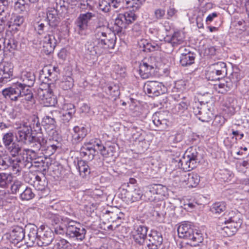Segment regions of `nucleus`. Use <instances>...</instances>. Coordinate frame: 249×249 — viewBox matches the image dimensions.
Returning <instances> with one entry per match:
<instances>
[{
    "instance_id": "28",
    "label": "nucleus",
    "mask_w": 249,
    "mask_h": 249,
    "mask_svg": "<svg viewBox=\"0 0 249 249\" xmlns=\"http://www.w3.org/2000/svg\"><path fill=\"white\" fill-rule=\"evenodd\" d=\"M20 80L22 82H18V86L31 87L34 84L35 76L32 72L24 71L21 73Z\"/></svg>"
},
{
    "instance_id": "29",
    "label": "nucleus",
    "mask_w": 249,
    "mask_h": 249,
    "mask_svg": "<svg viewBox=\"0 0 249 249\" xmlns=\"http://www.w3.org/2000/svg\"><path fill=\"white\" fill-rule=\"evenodd\" d=\"M110 32L111 31L106 26L104 25H98L94 30L95 39L89 40L88 41H92L94 42V44H96L98 42V40H101Z\"/></svg>"
},
{
    "instance_id": "61",
    "label": "nucleus",
    "mask_w": 249,
    "mask_h": 249,
    "mask_svg": "<svg viewBox=\"0 0 249 249\" xmlns=\"http://www.w3.org/2000/svg\"><path fill=\"white\" fill-rule=\"evenodd\" d=\"M106 92L107 94L110 95L114 99H116V98L119 96V91L117 89V87L116 86L111 87L109 86L107 87Z\"/></svg>"
},
{
    "instance_id": "51",
    "label": "nucleus",
    "mask_w": 249,
    "mask_h": 249,
    "mask_svg": "<svg viewBox=\"0 0 249 249\" xmlns=\"http://www.w3.org/2000/svg\"><path fill=\"white\" fill-rule=\"evenodd\" d=\"M54 249H71V245L66 240L61 239L54 245Z\"/></svg>"
},
{
    "instance_id": "11",
    "label": "nucleus",
    "mask_w": 249,
    "mask_h": 249,
    "mask_svg": "<svg viewBox=\"0 0 249 249\" xmlns=\"http://www.w3.org/2000/svg\"><path fill=\"white\" fill-rule=\"evenodd\" d=\"M152 122L159 130L167 128L168 121V112L166 111L155 112L152 116Z\"/></svg>"
},
{
    "instance_id": "20",
    "label": "nucleus",
    "mask_w": 249,
    "mask_h": 249,
    "mask_svg": "<svg viewBox=\"0 0 249 249\" xmlns=\"http://www.w3.org/2000/svg\"><path fill=\"white\" fill-rule=\"evenodd\" d=\"M95 17V14L91 12L81 14L78 17L76 24L79 31H84L88 29L89 22L92 18Z\"/></svg>"
},
{
    "instance_id": "21",
    "label": "nucleus",
    "mask_w": 249,
    "mask_h": 249,
    "mask_svg": "<svg viewBox=\"0 0 249 249\" xmlns=\"http://www.w3.org/2000/svg\"><path fill=\"white\" fill-rule=\"evenodd\" d=\"M53 239V233L51 230L42 231L38 236L36 244L40 247L46 246L51 243Z\"/></svg>"
},
{
    "instance_id": "6",
    "label": "nucleus",
    "mask_w": 249,
    "mask_h": 249,
    "mask_svg": "<svg viewBox=\"0 0 249 249\" xmlns=\"http://www.w3.org/2000/svg\"><path fill=\"white\" fill-rule=\"evenodd\" d=\"M2 143L10 155L15 157L21 150V147L14 141V135L13 132H9L3 134L2 138Z\"/></svg>"
},
{
    "instance_id": "26",
    "label": "nucleus",
    "mask_w": 249,
    "mask_h": 249,
    "mask_svg": "<svg viewBox=\"0 0 249 249\" xmlns=\"http://www.w3.org/2000/svg\"><path fill=\"white\" fill-rule=\"evenodd\" d=\"M117 149V144L109 142L106 143L102 149H99V151L103 157L109 158L115 156Z\"/></svg>"
},
{
    "instance_id": "33",
    "label": "nucleus",
    "mask_w": 249,
    "mask_h": 249,
    "mask_svg": "<svg viewBox=\"0 0 249 249\" xmlns=\"http://www.w3.org/2000/svg\"><path fill=\"white\" fill-rule=\"evenodd\" d=\"M10 236L12 240L17 242L21 241L25 237L24 229L19 226H15L10 233Z\"/></svg>"
},
{
    "instance_id": "50",
    "label": "nucleus",
    "mask_w": 249,
    "mask_h": 249,
    "mask_svg": "<svg viewBox=\"0 0 249 249\" xmlns=\"http://www.w3.org/2000/svg\"><path fill=\"white\" fill-rule=\"evenodd\" d=\"M127 8H132V10H138L142 5L141 0H125Z\"/></svg>"
},
{
    "instance_id": "7",
    "label": "nucleus",
    "mask_w": 249,
    "mask_h": 249,
    "mask_svg": "<svg viewBox=\"0 0 249 249\" xmlns=\"http://www.w3.org/2000/svg\"><path fill=\"white\" fill-rule=\"evenodd\" d=\"M167 195V188L160 184H154L149 188L145 196L150 201L163 200Z\"/></svg>"
},
{
    "instance_id": "62",
    "label": "nucleus",
    "mask_w": 249,
    "mask_h": 249,
    "mask_svg": "<svg viewBox=\"0 0 249 249\" xmlns=\"http://www.w3.org/2000/svg\"><path fill=\"white\" fill-rule=\"evenodd\" d=\"M225 118L221 115H216L213 122V125L216 127H221L225 123Z\"/></svg>"
},
{
    "instance_id": "42",
    "label": "nucleus",
    "mask_w": 249,
    "mask_h": 249,
    "mask_svg": "<svg viewBox=\"0 0 249 249\" xmlns=\"http://www.w3.org/2000/svg\"><path fill=\"white\" fill-rule=\"evenodd\" d=\"M226 204L224 202H218L214 203L211 208L212 212L215 214L220 215L225 213Z\"/></svg>"
},
{
    "instance_id": "60",
    "label": "nucleus",
    "mask_w": 249,
    "mask_h": 249,
    "mask_svg": "<svg viewBox=\"0 0 249 249\" xmlns=\"http://www.w3.org/2000/svg\"><path fill=\"white\" fill-rule=\"evenodd\" d=\"M206 77L208 80L211 81L219 80L220 79V77L217 75L211 66L206 73Z\"/></svg>"
},
{
    "instance_id": "48",
    "label": "nucleus",
    "mask_w": 249,
    "mask_h": 249,
    "mask_svg": "<svg viewBox=\"0 0 249 249\" xmlns=\"http://www.w3.org/2000/svg\"><path fill=\"white\" fill-rule=\"evenodd\" d=\"M24 188L25 185L21 181L16 180L11 186V191L12 194H16L23 190Z\"/></svg>"
},
{
    "instance_id": "19",
    "label": "nucleus",
    "mask_w": 249,
    "mask_h": 249,
    "mask_svg": "<svg viewBox=\"0 0 249 249\" xmlns=\"http://www.w3.org/2000/svg\"><path fill=\"white\" fill-rule=\"evenodd\" d=\"M21 89L17 85V83L13 86L2 90V94L6 99H10L13 101H17L21 97Z\"/></svg>"
},
{
    "instance_id": "3",
    "label": "nucleus",
    "mask_w": 249,
    "mask_h": 249,
    "mask_svg": "<svg viewBox=\"0 0 249 249\" xmlns=\"http://www.w3.org/2000/svg\"><path fill=\"white\" fill-rule=\"evenodd\" d=\"M178 235L179 238L188 240V244L193 246L198 245L203 240L202 234L196 232L194 233L191 225L188 223H183L178 228Z\"/></svg>"
},
{
    "instance_id": "8",
    "label": "nucleus",
    "mask_w": 249,
    "mask_h": 249,
    "mask_svg": "<svg viewBox=\"0 0 249 249\" xmlns=\"http://www.w3.org/2000/svg\"><path fill=\"white\" fill-rule=\"evenodd\" d=\"M66 227V234L70 237H75L81 241L84 239L86 231L80 223L75 221L69 220Z\"/></svg>"
},
{
    "instance_id": "57",
    "label": "nucleus",
    "mask_w": 249,
    "mask_h": 249,
    "mask_svg": "<svg viewBox=\"0 0 249 249\" xmlns=\"http://www.w3.org/2000/svg\"><path fill=\"white\" fill-rule=\"evenodd\" d=\"M75 113V107L72 104H67L64 107L62 113L73 117Z\"/></svg>"
},
{
    "instance_id": "36",
    "label": "nucleus",
    "mask_w": 249,
    "mask_h": 249,
    "mask_svg": "<svg viewBox=\"0 0 249 249\" xmlns=\"http://www.w3.org/2000/svg\"><path fill=\"white\" fill-rule=\"evenodd\" d=\"M232 86L231 81L222 80L218 84H215L213 86L214 89L218 93L224 94L230 90Z\"/></svg>"
},
{
    "instance_id": "63",
    "label": "nucleus",
    "mask_w": 249,
    "mask_h": 249,
    "mask_svg": "<svg viewBox=\"0 0 249 249\" xmlns=\"http://www.w3.org/2000/svg\"><path fill=\"white\" fill-rule=\"evenodd\" d=\"M177 176L179 177V182L182 185L187 186L188 173L179 171V174Z\"/></svg>"
},
{
    "instance_id": "16",
    "label": "nucleus",
    "mask_w": 249,
    "mask_h": 249,
    "mask_svg": "<svg viewBox=\"0 0 249 249\" xmlns=\"http://www.w3.org/2000/svg\"><path fill=\"white\" fill-rule=\"evenodd\" d=\"M47 19L49 25L53 28L57 27L60 22V17L55 7H48L46 11Z\"/></svg>"
},
{
    "instance_id": "49",
    "label": "nucleus",
    "mask_w": 249,
    "mask_h": 249,
    "mask_svg": "<svg viewBox=\"0 0 249 249\" xmlns=\"http://www.w3.org/2000/svg\"><path fill=\"white\" fill-rule=\"evenodd\" d=\"M38 142L43 148L45 147V145L49 142L47 139L41 133H37L35 136H33V143Z\"/></svg>"
},
{
    "instance_id": "39",
    "label": "nucleus",
    "mask_w": 249,
    "mask_h": 249,
    "mask_svg": "<svg viewBox=\"0 0 249 249\" xmlns=\"http://www.w3.org/2000/svg\"><path fill=\"white\" fill-rule=\"evenodd\" d=\"M18 42L13 38H4V46L3 50L4 52H12L17 49Z\"/></svg>"
},
{
    "instance_id": "59",
    "label": "nucleus",
    "mask_w": 249,
    "mask_h": 249,
    "mask_svg": "<svg viewBox=\"0 0 249 249\" xmlns=\"http://www.w3.org/2000/svg\"><path fill=\"white\" fill-rule=\"evenodd\" d=\"M95 5L96 3L93 0H87L85 2L80 3V8L92 10L94 9Z\"/></svg>"
},
{
    "instance_id": "37",
    "label": "nucleus",
    "mask_w": 249,
    "mask_h": 249,
    "mask_svg": "<svg viewBox=\"0 0 249 249\" xmlns=\"http://www.w3.org/2000/svg\"><path fill=\"white\" fill-rule=\"evenodd\" d=\"M77 168L78 169L80 175L82 178H86L90 173V168L86 161L80 160L77 162Z\"/></svg>"
},
{
    "instance_id": "41",
    "label": "nucleus",
    "mask_w": 249,
    "mask_h": 249,
    "mask_svg": "<svg viewBox=\"0 0 249 249\" xmlns=\"http://www.w3.org/2000/svg\"><path fill=\"white\" fill-rule=\"evenodd\" d=\"M123 191L127 193V194L124 193L125 196L124 197L127 198V201L129 200L131 202L139 200L142 197V194L139 190L135 189L130 193L127 192V191L124 189H123Z\"/></svg>"
},
{
    "instance_id": "23",
    "label": "nucleus",
    "mask_w": 249,
    "mask_h": 249,
    "mask_svg": "<svg viewBox=\"0 0 249 249\" xmlns=\"http://www.w3.org/2000/svg\"><path fill=\"white\" fill-rule=\"evenodd\" d=\"M196 106L193 107V111L196 115L198 116V119L203 122H209L212 116V112L208 109H207L204 107H199Z\"/></svg>"
},
{
    "instance_id": "4",
    "label": "nucleus",
    "mask_w": 249,
    "mask_h": 249,
    "mask_svg": "<svg viewBox=\"0 0 249 249\" xmlns=\"http://www.w3.org/2000/svg\"><path fill=\"white\" fill-rule=\"evenodd\" d=\"M198 153L196 149L189 148L180 160L181 168L189 171L196 167L199 162Z\"/></svg>"
},
{
    "instance_id": "31",
    "label": "nucleus",
    "mask_w": 249,
    "mask_h": 249,
    "mask_svg": "<svg viewBox=\"0 0 249 249\" xmlns=\"http://www.w3.org/2000/svg\"><path fill=\"white\" fill-rule=\"evenodd\" d=\"M114 2V1L112 0H99V8L105 12H107L112 9L115 11H119L122 8L114 6L113 4H115Z\"/></svg>"
},
{
    "instance_id": "17",
    "label": "nucleus",
    "mask_w": 249,
    "mask_h": 249,
    "mask_svg": "<svg viewBox=\"0 0 249 249\" xmlns=\"http://www.w3.org/2000/svg\"><path fill=\"white\" fill-rule=\"evenodd\" d=\"M12 64L5 63L0 68V83H6L12 79L13 75Z\"/></svg>"
},
{
    "instance_id": "38",
    "label": "nucleus",
    "mask_w": 249,
    "mask_h": 249,
    "mask_svg": "<svg viewBox=\"0 0 249 249\" xmlns=\"http://www.w3.org/2000/svg\"><path fill=\"white\" fill-rule=\"evenodd\" d=\"M189 105L188 100L183 97L180 102L175 105L172 110L175 113H182L188 108Z\"/></svg>"
},
{
    "instance_id": "35",
    "label": "nucleus",
    "mask_w": 249,
    "mask_h": 249,
    "mask_svg": "<svg viewBox=\"0 0 249 249\" xmlns=\"http://www.w3.org/2000/svg\"><path fill=\"white\" fill-rule=\"evenodd\" d=\"M195 54L190 51L187 53H182L180 57V63L182 66L190 65L194 63Z\"/></svg>"
},
{
    "instance_id": "1",
    "label": "nucleus",
    "mask_w": 249,
    "mask_h": 249,
    "mask_svg": "<svg viewBox=\"0 0 249 249\" xmlns=\"http://www.w3.org/2000/svg\"><path fill=\"white\" fill-rule=\"evenodd\" d=\"M115 40V35L111 32L101 40H98L96 44L92 41H87L85 44L86 50L87 53L91 55H100L105 50L114 48Z\"/></svg>"
},
{
    "instance_id": "27",
    "label": "nucleus",
    "mask_w": 249,
    "mask_h": 249,
    "mask_svg": "<svg viewBox=\"0 0 249 249\" xmlns=\"http://www.w3.org/2000/svg\"><path fill=\"white\" fill-rule=\"evenodd\" d=\"M6 161L8 164V167L11 168L15 174L19 173L23 168L26 167L24 166L25 162L24 157L22 159L19 157L15 160L9 159Z\"/></svg>"
},
{
    "instance_id": "44",
    "label": "nucleus",
    "mask_w": 249,
    "mask_h": 249,
    "mask_svg": "<svg viewBox=\"0 0 249 249\" xmlns=\"http://www.w3.org/2000/svg\"><path fill=\"white\" fill-rule=\"evenodd\" d=\"M12 180L13 177L11 174L0 173V187L7 188Z\"/></svg>"
},
{
    "instance_id": "18",
    "label": "nucleus",
    "mask_w": 249,
    "mask_h": 249,
    "mask_svg": "<svg viewBox=\"0 0 249 249\" xmlns=\"http://www.w3.org/2000/svg\"><path fill=\"white\" fill-rule=\"evenodd\" d=\"M51 33L47 34L41 40L43 50L47 54L53 52L56 45V40Z\"/></svg>"
},
{
    "instance_id": "10",
    "label": "nucleus",
    "mask_w": 249,
    "mask_h": 249,
    "mask_svg": "<svg viewBox=\"0 0 249 249\" xmlns=\"http://www.w3.org/2000/svg\"><path fill=\"white\" fill-rule=\"evenodd\" d=\"M155 60V57H150L148 59H145L139 67V73L143 79H147L150 77L152 74L155 64L152 61Z\"/></svg>"
},
{
    "instance_id": "47",
    "label": "nucleus",
    "mask_w": 249,
    "mask_h": 249,
    "mask_svg": "<svg viewBox=\"0 0 249 249\" xmlns=\"http://www.w3.org/2000/svg\"><path fill=\"white\" fill-rule=\"evenodd\" d=\"M23 190L20 195V197L22 200H29L34 197L35 195L31 188L25 187Z\"/></svg>"
},
{
    "instance_id": "40",
    "label": "nucleus",
    "mask_w": 249,
    "mask_h": 249,
    "mask_svg": "<svg viewBox=\"0 0 249 249\" xmlns=\"http://www.w3.org/2000/svg\"><path fill=\"white\" fill-rule=\"evenodd\" d=\"M42 125L46 130H53L56 127V121L53 118L45 116L42 119Z\"/></svg>"
},
{
    "instance_id": "15",
    "label": "nucleus",
    "mask_w": 249,
    "mask_h": 249,
    "mask_svg": "<svg viewBox=\"0 0 249 249\" xmlns=\"http://www.w3.org/2000/svg\"><path fill=\"white\" fill-rule=\"evenodd\" d=\"M162 241L163 238L161 233L157 231H152L146 241L147 247L148 249H158L161 245Z\"/></svg>"
},
{
    "instance_id": "58",
    "label": "nucleus",
    "mask_w": 249,
    "mask_h": 249,
    "mask_svg": "<svg viewBox=\"0 0 249 249\" xmlns=\"http://www.w3.org/2000/svg\"><path fill=\"white\" fill-rule=\"evenodd\" d=\"M34 26L35 29L37 31L38 34L42 35L44 33V24L41 22V20H38V18L35 20Z\"/></svg>"
},
{
    "instance_id": "24",
    "label": "nucleus",
    "mask_w": 249,
    "mask_h": 249,
    "mask_svg": "<svg viewBox=\"0 0 249 249\" xmlns=\"http://www.w3.org/2000/svg\"><path fill=\"white\" fill-rule=\"evenodd\" d=\"M35 151L28 148L23 150L22 154L27 155L26 160H25L24 166L27 167V168H30L33 166L34 164L39 163V160H37V155Z\"/></svg>"
},
{
    "instance_id": "34",
    "label": "nucleus",
    "mask_w": 249,
    "mask_h": 249,
    "mask_svg": "<svg viewBox=\"0 0 249 249\" xmlns=\"http://www.w3.org/2000/svg\"><path fill=\"white\" fill-rule=\"evenodd\" d=\"M42 72L45 75V78L50 80H55L57 73H59V69L57 67L45 66L42 70Z\"/></svg>"
},
{
    "instance_id": "13",
    "label": "nucleus",
    "mask_w": 249,
    "mask_h": 249,
    "mask_svg": "<svg viewBox=\"0 0 249 249\" xmlns=\"http://www.w3.org/2000/svg\"><path fill=\"white\" fill-rule=\"evenodd\" d=\"M162 88L164 87L161 83L155 81H148L145 83L143 89L145 92L150 94L149 96H157L163 93Z\"/></svg>"
},
{
    "instance_id": "45",
    "label": "nucleus",
    "mask_w": 249,
    "mask_h": 249,
    "mask_svg": "<svg viewBox=\"0 0 249 249\" xmlns=\"http://www.w3.org/2000/svg\"><path fill=\"white\" fill-rule=\"evenodd\" d=\"M199 182L200 177L197 173H188L187 187L189 188L196 187Z\"/></svg>"
},
{
    "instance_id": "9",
    "label": "nucleus",
    "mask_w": 249,
    "mask_h": 249,
    "mask_svg": "<svg viewBox=\"0 0 249 249\" xmlns=\"http://www.w3.org/2000/svg\"><path fill=\"white\" fill-rule=\"evenodd\" d=\"M16 137L18 142L25 144H32L33 143V136H32V130L31 126L23 124L22 126L19 127Z\"/></svg>"
},
{
    "instance_id": "55",
    "label": "nucleus",
    "mask_w": 249,
    "mask_h": 249,
    "mask_svg": "<svg viewBox=\"0 0 249 249\" xmlns=\"http://www.w3.org/2000/svg\"><path fill=\"white\" fill-rule=\"evenodd\" d=\"M57 146L54 144H51L49 142L45 145V147L42 148V151H45L47 156L53 154L56 151Z\"/></svg>"
},
{
    "instance_id": "14",
    "label": "nucleus",
    "mask_w": 249,
    "mask_h": 249,
    "mask_svg": "<svg viewBox=\"0 0 249 249\" xmlns=\"http://www.w3.org/2000/svg\"><path fill=\"white\" fill-rule=\"evenodd\" d=\"M116 219H120V218L117 214L113 212L105 214L101 219L102 222L100 224L101 228L104 230H115L119 225L118 224H114Z\"/></svg>"
},
{
    "instance_id": "5",
    "label": "nucleus",
    "mask_w": 249,
    "mask_h": 249,
    "mask_svg": "<svg viewBox=\"0 0 249 249\" xmlns=\"http://www.w3.org/2000/svg\"><path fill=\"white\" fill-rule=\"evenodd\" d=\"M185 36L180 32H176L171 36L164 38V42L161 44L163 49L167 53L172 52L173 47L182 44L184 42Z\"/></svg>"
},
{
    "instance_id": "46",
    "label": "nucleus",
    "mask_w": 249,
    "mask_h": 249,
    "mask_svg": "<svg viewBox=\"0 0 249 249\" xmlns=\"http://www.w3.org/2000/svg\"><path fill=\"white\" fill-rule=\"evenodd\" d=\"M115 25L116 26V31L117 33L121 32L124 29H125L127 27L122 14L118 15L115 20Z\"/></svg>"
},
{
    "instance_id": "25",
    "label": "nucleus",
    "mask_w": 249,
    "mask_h": 249,
    "mask_svg": "<svg viewBox=\"0 0 249 249\" xmlns=\"http://www.w3.org/2000/svg\"><path fill=\"white\" fill-rule=\"evenodd\" d=\"M26 230L28 232L27 236L26 238L27 240L26 243L29 246H33V245L37 242L38 234L37 232V228L34 224H29L26 227Z\"/></svg>"
},
{
    "instance_id": "30",
    "label": "nucleus",
    "mask_w": 249,
    "mask_h": 249,
    "mask_svg": "<svg viewBox=\"0 0 249 249\" xmlns=\"http://www.w3.org/2000/svg\"><path fill=\"white\" fill-rule=\"evenodd\" d=\"M87 133V129L84 126H76L73 128L72 140L76 143L79 142L85 137Z\"/></svg>"
},
{
    "instance_id": "2",
    "label": "nucleus",
    "mask_w": 249,
    "mask_h": 249,
    "mask_svg": "<svg viewBox=\"0 0 249 249\" xmlns=\"http://www.w3.org/2000/svg\"><path fill=\"white\" fill-rule=\"evenodd\" d=\"M221 223L224 224L221 228L224 236H231L234 235L240 227L241 222L240 219L231 211L220 219Z\"/></svg>"
},
{
    "instance_id": "64",
    "label": "nucleus",
    "mask_w": 249,
    "mask_h": 249,
    "mask_svg": "<svg viewBox=\"0 0 249 249\" xmlns=\"http://www.w3.org/2000/svg\"><path fill=\"white\" fill-rule=\"evenodd\" d=\"M211 67L215 69V70H221L222 72L223 73H227V67L226 65L223 62H218L216 63L213 64Z\"/></svg>"
},
{
    "instance_id": "32",
    "label": "nucleus",
    "mask_w": 249,
    "mask_h": 249,
    "mask_svg": "<svg viewBox=\"0 0 249 249\" xmlns=\"http://www.w3.org/2000/svg\"><path fill=\"white\" fill-rule=\"evenodd\" d=\"M90 144L85 143L80 150L81 156L83 158L87 157L88 160H92L95 153V149L90 146Z\"/></svg>"
},
{
    "instance_id": "53",
    "label": "nucleus",
    "mask_w": 249,
    "mask_h": 249,
    "mask_svg": "<svg viewBox=\"0 0 249 249\" xmlns=\"http://www.w3.org/2000/svg\"><path fill=\"white\" fill-rule=\"evenodd\" d=\"M122 15L127 25L134 22L137 18L136 14L131 11L126 12Z\"/></svg>"
},
{
    "instance_id": "54",
    "label": "nucleus",
    "mask_w": 249,
    "mask_h": 249,
    "mask_svg": "<svg viewBox=\"0 0 249 249\" xmlns=\"http://www.w3.org/2000/svg\"><path fill=\"white\" fill-rule=\"evenodd\" d=\"M28 121L29 122V124L27 123H24L23 124H25V125L27 126H31L32 129L33 128H35V125H36L37 127H39L40 123L39 122L38 118L37 116L35 115L31 116L29 118Z\"/></svg>"
},
{
    "instance_id": "52",
    "label": "nucleus",
    "mask_w": 249,
    "mask_h": 249,
    "mask_svg": "<svg viewBox=\"0 0 249 249\" xmlns=\"http://www.w3.org/2000/svg\"><path fill=\"white\" fill-rule=\"evenodd\" d=\"M18 86L21 89V90H20L21 91V97L25 96V100L30 101L33 98V93L29 89V87L20 86Z\"/></svg>"
},
{
    "instance_id": "56",
    "label": "nucleus",
    "mask_w": 249,
    "mask_h": 249,
    "mask_svg": "<svg viewBox=\"0 0 249 249\" xmlns=\"http://www.w3.org/2000/svg\"><path fill=\"white\" fill-rule=\"evenodd\" d=\"M56 9L58 11V15L60 18H66L68 16V7L64 5H58L56 3Z\"/></svg>"
},
{
    "instance_id": "12",
    "label": "nucleus",
    "mask_w": 249,
    "mask_h": 249,
    "mask_svg": "<svg viewBox=\"0 0 249 249\" xmlns=\"http://www.w3.org/2000/svg\"><path fill=\"white\" fill-rule=\"evenodd\" d=\"M38 96L45 106H54L57 103L56 97L53 94L52 90L49 89L38 90Z\"/></svg>"
},
{
    "instance_id": "22",
    "label": "nucleus",
    "mask_w": 249,
    "mask_h": 249,
    "mask_svg": "<svg viewBox=\"0 0 249 249\" xmlns=\"http://www.w3.org/2000/svg\"><path fill=\"white\" fill-rule=\"evenodd\" d=\"M147 228L144 226H139L133 232V238L135 242L142 245L143 244L147 236Z\"/></svg>"
},
{
    "instance_id": "43",
    "label": "nucleus",
    "mask_w": 249,
    "mask_h": 249,
    "mask_svg": "<svg viewBox=\"0 0 249 249\" xmlns=\"http://www.w3.org/2000/svg\"><path fill=\"white\" fill-rule=\"evenodd\" d=\"M139 45L141 47L142 46V51L144 52L147 51L152 52L158 50L160 48H162L161 46L160 47L157 44L148 42L146 40H142L139 43Z\"/></svg>"
}]
</instances>
